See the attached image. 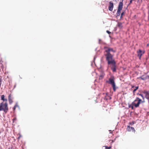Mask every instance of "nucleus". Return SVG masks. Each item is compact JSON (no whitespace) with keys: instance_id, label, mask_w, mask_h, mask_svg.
Instances as JSON below:
<instances>
[{"instance_id":"nucleus-1","label":"nucleus","mask_w":149,"mask_h":149,"mask_svg":"<svg viewBox=\"0 0 149 149\" xmlns=\"http://www.w3.org/2000/svg\"><path fill=\"white\" fill-rule=\"evenodd\" d=\"M105 51L104 55L105 56L106 61H107L108 67H110L113 72L116 71V62L113 58V55L111 52H115L116 51L112 48L108 47L104 48Z\"/></svg>"},{"instance_id":"nucleus-2","label":"nucleus","mask_w":149,"mask_h":149,"mask_svg":"<svg viewBox=\"0 0 149 149\" xmlns=\"http://www.w3.org/2000/svg\"><path fill=\"white\" fill-rule=\"evenodd\" d=\"M143 102L141 99L138 97H137L131 104L128 105V107L133 110L134 109V107L135 108L138 107H139L140 104Z\"/></svg>"},{"instance_id":"nucleus-3","label":"nucleus","mask_w":149,"mask_h":149,"mask_svg":"<svg viewBox=\"0 0 149 149\" xmlns=\"http://www.w3.org/2000/svg\"><path fill=\"white\" fill-rule=\"evenodd\" d=\"M8 110V108L7 102H3L0 104V111H3L6 113Z\"/></svg>"},{"instance_id":"nucleus-4","label":"nucleus","mask_w":149,"mask_h":149,"mask_svg":"<svg viewBox=\"0 0 149 149\" xmlns=\"http://www.w3.org/2000/svg\"><path fill=\"white\" fill-rule=\"evenodd\" d=\"M114 79L115 78L114 76H111L109 79V81H107V82L112 85L113 91H116V88L114 82Z\"/></svg>"},{"instance_id":"nucleus-5","label":"nucleus","mask_w":149,"mask_h":149,"mask_svg":"<svg viewBox=\"0 0 149 149\" xmlns=\"http://www.w3.org/2000/svg\"><path fill=\"white\" fill-rule=\"evenodd\" d=\"M123 2H120L118 7V10L117 12L116 15L117 16L120 15L121 10H122L123 7Z\"/></svg>"},{"instance_id":"nucleus-6","label":"nucleus","mask_w":149,"mask_h":149,"mask_svg":"<svg viewBox=\"0 0 149 149\" xmlns=\"http://www.w3.org/2000/svg\"><path fill=\"white\" fill-rule=\"evenodd\" d=\"M145 51L144 50H142L139 49L136 52L137 54V56L139 57V59H140L142 56L145 53Z\"/></svg>"},{"instance_id":"nucleus-7","label":"nucleus","mask_w":149,"mask_h":149,"mask_svg":"<svg viewBox=\"0 0 149 149\" xmlns=\"http://www.w3.org/2000/svg\"><path fill=\"white\" fill-rule=\"evenodd\" d=\"M113 3L111 1L109 2L108 7L109 10L112 11L113 10Z\"/></svg>"},{"instance_id":"nucleus-8","label":"nucleus","mask_w":149,"mask_h":149,"mask_svg":"<svg viewBox=\"0 0 149 149\" xmlns=\"http://www.w3.org/2000/svg\"><path fill=\"white\" fill-rule=\"evenodd\" d=\"M127 129L129 132H130L132 131L134 132H135V130L134 128L132 127H130V126H127Z\"/></svg>"},{"instance_id":"nucleus-9","label":"nucleus","mask_w":149,"mask_h":149,"mask_svg":"<svg viewBox=\"0 0 149 149\" xmlns=\"http://www.w3.org/2000/svg\"><path fill=\"white\" fill-rule=\"evenodd\" d=\"M105 74L103 72H102L99 76V79L100 80H102L104 78Z\"/></svg>"},{"instance_id":"nucleus-10","label":"nucleus","mask_w":149,"mask_h":149,"mask_svg":"<svg viewBox=\"0 0 149 149\" xmlns=\"http://www.w3.org/2000/svg\"><path fill=\"white\" fill-rule=\"evenodd\" d=\"M139 86H137L136 87H134V86L133 85H131V87L132 88H134V89L133 91V93H134L138 89Z\"/></svg>"},{"instance_id":"nucleus-11","label":"nucleus","mask_w":149,"mask_h":149,"mask_svg":"<svg viewBox=\"0 0 149 149\" xmlns=\"http://www.w3.org/2000/svg\"><path fill=\"white\" fill-rule=\"evenodd\" d=\"M138 78L141 79L143 80H145L147 79V77H146V76H145L144 75H142Z\"/></svg>"},{"instance_id":"nucleus-12","label":"nucleus","mask_w":149,"mask_h":149,"mask_svg":"<svg viewBox=\"0 0 149 149\" xmlns=\"http://www.w3.org/2000/svg\"><path fill=\"white\" fill-rule=\"evenodd\" d=\"M8 101L10 104H11L13 102V101L11 97L10 94L8 96Z\"/></svg>"},{"instance_id":"nucleus-13","label":"nucleus","mask_w":149,"mask_h":149,"mask_svg":"<svg viewBox=\"0 0 149 149\" xmlns=\"http://www.w3.org/2000/svg\"><path fill=\"white\" fill-rule=\"evenodd\" d=\"M4 97H5V96L4 95H2L1 96V100H3V101H5V102H7V100L6 99H5L4 98Z\"/></svg>"},{"instance_id":"nucleus-14","label":"nucleus","mask_w":149,"mask_h":149,"mask_svg":"<svg viewBox=\"0 0 149 149\" xmlns=\"http://www.w3.org/2000/svg\"><path fill=\"white\" fill-rule=\"evenodd\" d=\"M118 26L120 28H122L123 27L122 23L120 22H119L118 24Z\"/></svg>"},{"instance_id":"nucleus-15","label":"nucleus","mask_w":149,"mask_h":149,"mask_svg":"<svg viewBox=\"0 0 149 149\" xmlns=\"http://www.w3.org/2000/svg\"><path fill=\"white\" fill-rule=\"evenodd\" d=\"M143 92L145 94V96H147L149 94V92L146 90H144Z\"/></svg>"},{"instance_id":"nucleus-16","label":"nucleus","mask_w":149,"mask_h":149,"mask_svg":"<svg viewBox=\"0 0 149 149\" xmlns=\"http://www.w3.org/2000/svg\"><path fill=\"white\" fill-rule=\"evenodd\" d=\"M105 149H111V148L112 146H110L109 147H107V146H105Z\"/></svg>"},{"instance_id":"nucleus-17","label":"nucleus","mask_w":149,"mask_h":149,"mask_svg":"<svg viewBox=\"0 0 149 149\" xmlns=\"http://www.w3.org/2000/svg\"><path fill=\"white\" fill-rule=\"evenodd\" d=\"M135 123L134 121H132L129 123V124L130 125H132L134 124Z\"/></svg>"},{"instance_id":"nucleus-18","label":"nucleus","mask_w":149,"mask_h":149,"mask_svg":"<svg viewBox=\"0 0 149 149\" xmlns=\"http://www.w3.org/2000/svg\"><path fill=\"white\" fill-rule=\"evenodd\" d=\"M138 95H140V96H141L142 97V98H143V99H144V97H143V95L142 94H138Z\"/></svg>"},{"instance_id":"nucleus-19","label":"nucleus","mask_w":149,"mask_h":149,"mask_svg":"<svg viewBox=\"0 0 149 149\" xmlns=\"http://www.w3.org/2000/svg\"><path fill=\"white\" fill-rule=\"evenodd\" d=\"M16 106H17L16 105H15L14 106V107H13V111H14L15 110Z\"/></svg>"},{"instance_id":"nucleus-20","label":"nucleus","mask_w":149,"mask_h":149,"mask_svg":"<svg viewBox=\"0 0 149 149\" xmlns=\"http://www.w3.org/2000/svg\"><path fill=\"white\" fill-rule=\"evenodd\" d=\"M106 32L109 34H110L111 33V32L108 30H107Z\"/></svg>"},{"instance_id":"nucleus-21","label":"nucleus","mask_w":149,"mask_h":149,"mask_svg":"<svg viewBox=\"0 0 149 149\" xmlns=\"http://www.w3.org/2000/svg\"><path fill=\"white\" fill-rule=\"evenodd\" d=\"M134 0H130V3H129V5H130V4L132 3V1H134Z\"/></svg>"},{"instance_id":"nucleus-22","label":"nucleus","mask_w":149,"mask_h":149,"mask_svg":"<svg viewBox=\"0 0 149 149\" xmlns=\"http://www.w3.org/2000/svg\"><path fill=\"white\" fill-rule=\"evenodd\" d=\"M124 14V13L123 12L121 14V16H120V18H121L122 17L123 15Z\"/></svg>"},{"instance_id":"nucleus-23","label":"nucleus","mask_w":149,"mask_h":149,"mask_svg":"<svg viewBox=\"0 0 149 149\" xmlns=\"http://www.w3.org/2000/svg\"><path fill=\"white\" fill-rule=\"evenodd\" d=\"M149 96V94H148V95H147V96H146L145 97H146V99H148V97Z\"/></svg>"},{"instance_id":"nucleus-24","label":"nucleus","mask_w":149,"mask_h":149,"mask_svg":"<svg viewBox=\"0 0 149 149\" xmlns=\"http://www.w3.org/2000/svg\"><path fill=\"white\" fill-rule=\"evenodd\" d=\"M149 96V94H148V95H147V96H146L145 97H146V99H148V97Z\"/></svg>"},{"instance_id":"nucleus-25","label":"nucleus","mask_w":149,"mask_h":149,"mask_svg":"<svg viewBox=\"0 0 149 149\" xmlns=\"http://www.w3.org/2000/svg\"><path fill=\"white\" fill-rule=\"evenodd\" d=\"M146 77H147V79L148 78L149 79V75L146 76Z\"/></svg>"},{"instance_id":"nucleus-26","label":"nucleus","mask_w":149,"mask_h":149,"mask_svg":"<svg viewBox=\"0 0 149 149\" xmlns=\"http://www.w3.org/2000/svg\"><path fill=\"white\" fill-rule=\"evenodd\" d=\"M21 136V135H20L17 138V139H18V140H19V139L20 138Z\"/></svg>"},{"instance_id":"nucleus-27","label":"nucleus","mask_w":149,"mask_h":149,"mask_svg":"<svg viewBox=\"0 0 149 149\" xmlns=\"http://www.w3.org/2000/svg\"><path fill=\"white\" fill-rule=\"evenodd\" d=\"M114 141H113V140H111V143H112Z\"/></svg>"},{"instance_id":"nucleus-28","label":"nucleus","mask_w":149,"mask_h":149,"mask_svg":"<svg viewBox=\"0 0 149 149\" xmlns=\"http://www.w3.org/2000/svg\"><path fill=\"white\" fill-rule=\"evenodd\" d=\"M147 99L149 100V96L148 97V98Z\"/></svg>"}]
</instances>
